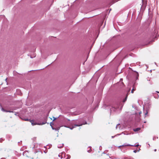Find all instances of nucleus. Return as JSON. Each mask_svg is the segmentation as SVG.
<instances>
[{"label": "nucleus", "mask_w": 159, "mask_h": 159, "mask_svg": "<svg viewBox=\"0 0 159 159\" xmlns=\"http://www.w3.org/2000/svg\"><path fill=\"white\" fill-rule=\"evenodd\" d=\"M134 152H135H135H136V150H134Z\"/></svg>", "instance_id": "obj_18"}, {"label": "nucleus", "mask_w": 159, "mask_h": 159, "mask_svg": "<svg viewBox=\"0 0 159 159\" xmlns=\"http://www.w3.org/2000/svg\"><path fill=\"white\" fill-rule=\"evenodd\" d=\"M139 145L138 144H137L136 145H130V144L126 145V144H124L122 146H121L120 147H121V146H132L138 147V146H139Z\"/></svg>", "instance_id": "obj_4"}, {"label": "nucleus", "mask_w": 159, "mask_h": 159, "mask_svg": "<svg viewBox=\"0 0 159 159\" xmlns=\"http://www.w3.org/2000/svg\"><path fill=\"white\" fill-rule=\"evenodd\" d=\"M30 122L31 123L32 125H43L45 124L46 123V122H43L42 123L37 124V123H36L35 122L34 123L33 122V121L32 120H31Z\"/></svg>", "instance_id": "obj_2"}, {"label": "nucleus", "mask_w": 159, "mask_h": 159, "mask_svg": "<svg viewBox=\"0 0 159 159\" xmlns=\"http://www.w3.org/2000/svg\"><path fill=\"white\" fill-rule=\"evenodd\" d=\"M63 146V144H62V146H61V147H58V148H61Z\"/></svg>", "instance_id": "obj_14"}, {"label": "nucleus", "mask_w": 159, "mask_h": 159, "mask_svg": "<svg viewBox=\"0 0 159 159\" xmlns=\"http://www.w3.org/2000/svg\"><path fill=\"white\" fill-rule=\"evenodd\" d=\"M127 96H128V95H126V98H125V99L123 100V102H125L126 101V100H127Z\"/></svg>", "instance_id": "obj_7"}, {"label": "nucleus", "mask_w": 159, "mask_h": 159, "mask_svg": "<svg viewBox=\"0 0 159 159\" xmlns=\"http://www.w3.org/2000/svg\"><path fill=\"white\" fill-rule=\"evenodd\" d=\"M70 157V155H68L67 158H66V159H69Z\"/></svg>", "instance_id": "obj_9"}, {"label": "nucleus", "mask_w": 159, "mask_h": 159, "mask_svg": "<svg viewBox=\"0 0 159 159\" xmlns=\"http://www.w3.org/2000/svg\"><path fill=\"white\" fill-rule=\"evenodd\" d=\"M1 159H5V158H1Z\"/></svg>", "instance_id": "obj_20"}, {"label": "nucleus", "mask_w": 159, "mask_h": 159, "mask_svg": "<svg viewBox=\"0 0 159 159\" xmlns=\"http://www.w3.org/2000/svg\"><path fill=\"white\" fill-rule=\"evenodd\" d=\"M148 113V112L146 111V112L145 113V115H147V114Z\"/></svg>", "instance_id": "obj_12"}, {"label": "nucleus", "mask_w": 159, "mask_h": 159, "mask_svg": "<svg viewBox=\"0 0 159 159\" xmlns=\"http://www.w3.org/2000/svg\"><path fill=\"white\" fill-rule=\"evenodd\" d=\"M142 2H143V5L142 6V7H143V6L144 7H146V3L145 4L143 0H142Z\"/></svg>", "instance_id": "obj_6"}, {"label": "nucleus", "mask_w": 159, "mask_h": 159, "mask_svg": "<svg viewBox=\"0 0 159 159\" xmlns=\"http://www.w3.org/2000/svg\"><path fill=\"white\" fill-rule=\"evenodd\" d=\"M147 81H150V79L149 78H148L147 79Z\"/></svg>", "instance_id": "obj_10"}, {"label": "nucleus", "mask_w": 159, "mask_h": 159, "mask_svg": "<svg viewBox=\"0 0 159 159\" xmlns=\"http://www.w3.org/2000/svg\"><path fill=\"white\" fill-rule=\"evenodd\" d=\"M1 110L2 111L4 112H13V111H11V110H7L6 109H5L3 108L2 107H1Z\"/></svg>", "instance_id": "obj_3"}, {"label": "nucleus", "mask_w": 159, "mask_h": 159, "mask_svg": "<svg viewBox=\"0 0 159 159\" xmlns=\"http://www.w3.org/2000/svg\"><path fill=\"white\" fill-rule=\"evenodd\" d=\"M70 124H71V125H72V126H65V127L71 129H72L74 128H75L76 126H80L83 124H79L73 125L74 124L73 121H72L71 122V123Z\"/></svg>", "instance_id": "obj_1"}, {"label": "nucleus", "mask_w": 159, "mask_h": 159, "mask_svg": "<svg viewBox=\"0 0 159 159\" xmlns=\"http://www.w3.org/2000/svg\"><path fill=\"white\" fill-rule=\"evenodd\" d=\"M88 152H90V150H88Z\"/></svg>", "instance_id": "obj_19"}, {"label": "nucleus", "mask_w": 159, "mask_h": 159, "mask_svg": "<svg viewBox=\"0 0 159 159\" xmlns=\"http://www.w3.org/2000/svg\"><path fill=\"white\" fill-rule=\"evenodd\" d=\"M150 84H152V83H151V82L150 83Z\"/></svg>", "instance_id": "obj_23"}, {"label": "nucleus", "mask_w": 159, "mask_h": 159, "mask_svg": "<svg viewBox=\"0 0 159 159\" xmlns=\"http://www.w3.org/2000/svg\"><path fill=\"white\" fill-rule=\"evenodd\" d=\"M135 90V89H134V88L132 89L131 92L132 93H134V91Z\"/></svg>", "instance_id": "obj_8"}, {"label": "nucleus", "mask_w": 159, "mask_h": 159, "mask_svg": "<svg viewBox=\"0 0 159 159\" xmlns=\"http://www.w3.org/2000/svg\"><path fill=\"white\" fill-rule=\"evenodd\" d=\"M113 110V108H112V109H111V111Z\"/></svg>", "instance_id": "obj_15"}, {"label": "nucleus", "mask_w": 159, "mask_h": 159, "mask_svg": "<svg viewBox=\"0 0 159 159\" xmlns=\"http://www.w3.org/2000/svg\"><path fill=\"white\" fill-rule=\"evenodd\" d=\"M119 125V124H118V125H116V129H117V127Z\"/></svg>", "instance_id": "obj_13"}, {"label": "nucleus", "mask_w": 159, "mask_h": 159, "mask_svg": "<svg viewBox=\"0 0 159 159\" xmlns=\"http://www.w3.org/2000/svg\"><path fill=\"white\" fill-rule=\"evenodd\" d=\"M122 80H122V79H120V81H122Z\"/></svg>", "instance_id": "obj_16"}, {"label": "nucleus", "mask_w": 159, "mask_h": 159, "mask_svg": "<svg viewBox=\"0 0 159 159\" xmlns=\"http://www.w3.org/2000/svg\"><path fill=\"white\" fill-rule=\"evenodd\" d=\"M53 118H54L53 120H56V118H55L54 117H53Z\"/></svg>", "instance_id": "obj_17"}, {"label": "nucleus", "mask_w": 159, "mask_h": 159, "mask_svg": "<svg viewBox=\"0 0 159 159\" xmlns=\"http://www.w3.org/2000/svg\"><path fill=\"white\" fill-rule=\"evenodd\" d=\"M156 92L159 93V92L158 91H156Z\"/></svg>", "instance_id": "obj_21"}, {"label": "nucleus", "mask_w": 159, "mask_h": 159, "mask_svg": "<svg viewBox=\"0 0 159 159\" xmlns=\"http://www.w3.org/2000/svg\"><path fill=\"white\" fill-rule=\"evenodd\" d=\"M113 137H113V136H112V138H113Z\"/></svg>", "instance_id": "obj_24"}, {"label": "nucleus", "mask_w": 159, "mask_h": 159, "mask_svg": "<svg viewBox=\"0 0 159 159\" xmlns=\"http://www.w3.org/2000/svg\"><path fill=\"white\" fill-rule=\"evenodd\" d=\"M3 140L2 139H0V142H2Z\"/></svg>", "instance_id": "obj_11"}, {"label": "nucleus", "mask_w": 159, "mask_h": 159, "mask_svg": "<svg viewBox=\"0 0 159 159\" xmlns=\"http://www.w3.org/2000/svg\"><path fill=\"white\" fill-rule=\"evenodd\" d=\"M157 96H158V97H156V98H158V95L157 94Z\"/></svg>", "instance_id": "obj_22"}, {"label": "nucleus", "mask_w": 159, "mask_h": 159, "mask_svg": "<svg viewBox=\"0 0 159 159\" xmlns=\"http://www.w3.org/2000/svg\"><path fill=\"white\" fill-rule=\"evenodd\" d=\"M140 129V128H138L135 129H134V131L135 132H137L139 131Z\"/></svg>", "instance_id": "obj_5"}]
</instances>
